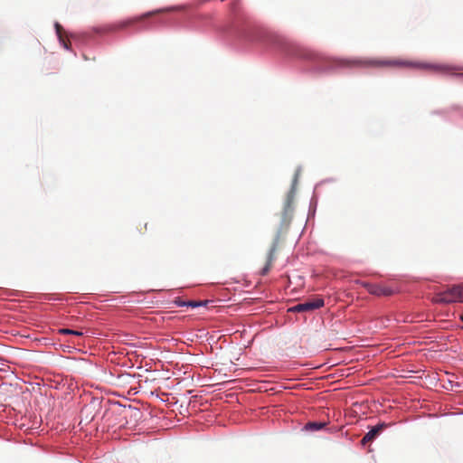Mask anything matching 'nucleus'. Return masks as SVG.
<instances>
[{
  "instance_id": "f257e3e1",
  "label": "nucleus",
  "mask_w": 463,
  "mask_h": 463,
  "mask_svg": "<svg viewBox=\"0 0 463 463\" xmlns=\"http://www.w3.org/2000/svg\"><path fill=\"white\" fill-rule=\"evenodd\" d=\"M332 67H362V68H411L429 70L434 72L444 73L456 70V68L442 63H428L423 61H412L401 58H361V59H330Z\"/></svg>"
},
{
  "instance_id": "f03ea898",
  "label": "nucleus",
  "mask_w": 463,
  "mask_h": 463,
  "mask_svg": "<svg viewBox=\"0 0 463 463\" xmlns=\"http://www.w3.org/2000/svg\"><path fill=\"white\" fill-rule=\"evenodd\" d=\"M361 285L372 295L376 297H390L398 292V289L384 284H372L369 282H362Z\"/></svg>"
},
{
  "instance_id": "7ed1b4c3",
  "label": "nucleus",
  "mask_w": 463,
  "mask_h": 463,
  "mask_svg": "<svg viewBox=\"0 0 463 463\" xmlns=\"http://www.w3.org/2000/svg\"><path fill=\"white\" fill-rule=\"evenodd\" d=\"M324 299L320 298H316L312 299H308L303 303H299L294 306L291 310L294 312H307L318 309L324 307Z\"/></svg>"
},
{
  "instance_id": "20e7f679",
  "label": "nucleus",
  "mask_w": 463,
  "mask_h": 463,
  "mask_svg": "<svg viewBox=\"0 0 463 463\" xmlns=\"http://www.w3.org/2000/svg\"><path fill=\"white\" fill-rule=\"evenodd\" d=\"M454 286L446 290L437 293L431 299L435 304H451L457 302V296L454 295Z\"/></svg>"
},
{
  "instance_id": "39448f33",
  "label": "nucleus",
  "mask_w": 463,
  "mask_h": 463,
  "mask_svg": "<svg viewBox=\"0 0 463 463\" xmlns=\"http://www.w3.org/2000/svg\"><path fill=\"white\" fill-rule=\"evenodd\" d=\"M387 424L380 423L373 428H372L362 439L361 443L365 445L367 443L372 442L384 429H386Z\"/></svg>"
},
{
  "instance_id": "423d86ee",
  "label": "nucleus",
  "mask_w": 463,
  "mask_h": 463,
  "mask_svg": "<svg viewBox=\"0 0 463 463\" xmlns=\"http://www.w3.org/2000/svg\"><path fill=\"white\" fill-rule=\"evenodd\" d=\"M301 172H302L301 167H298L296 169V171L294 173L292 184H291V188L287 194L286 203H293L297 199L295 194L297 192V186H298V179L301 175Z\"/></svg>"
},
{
  "instance_id": "0eeeda50",
  "label": "nucleus",
  "mask_w": 463,
  "mask_h": 463,
  "mask_svg": "<svg viewBox=\"0 0 463 463\" xmlns=\"http://www.w3.org/2000/svg\"><path fill=\"white\" fill-rule=\"evenodd\" d=\"M275 251H276V245H273L268 254L267 263L260 271V274L262 276L267 275L269 273V271L270 270L273 260L275 259Z\"/></svg>"
},
{
  "instance_id": "6e6552de",
  "label": "nucleus",
  "mask_w": 463,
  "mask_h": 463,
  "mask_svg": "<svg viewBox=\"0 0 463 463\" xmlns=\"http://www.w3.org/2000/svg\"><path fill=\"white\" fill-rule=\"evenodd\" d=\"M325 426H326V423H324V422L313 421V422H307L306 424V429L308 430L315 431V430H319L323 429Z\"/></svg>"
},
{
  "instance_id": "1a4fd4ad",
  "label": "nucleus",
  "mask_w": 463,
  "mask_h": 463,
  "mask_svg": "<svg viewBox=\"0 0 463 463\" xmlns=\"http://www.w3.org/2000/svg\"><path fill=\"white\" fill-rule=\"evenodd\" d=\"M454 295L457 296V302L463 303V285L454 286Z\"/></svg>"
},
{
  "instance_id": "9d476101",
  "label": "nucleus",
  "mask_w": 463,
  "mask_h": 463,
  "mask_svg": "<svg viewBox=\"0 0 463 463\" xmlns=\"http://www.w3.org/2000/svg\"><path fill=\"white\" fill-rule=\"evenodd\" d=\"M59 333L62 334V335H77V336H81L83 335L82 332H80V331H76V330L68 329V328L60 329Z\"/></svg>"
},
{
  "instance_id": "9b49d317",
  "label": "nucleus",
  "mask_w": 463,
  "mask_h": 463,
  "mask_svg": "<svg viewBox=\"0 0 463 463\" xmlns=\"http://www.w3.org/2000/svg\"><path fill=\"white\" fill-rule=\"evenodd\" d=\"M205 304H206V302H203V301H189V302H180L179 306H188V307H200V306H203Z\"/></svg>"
},
{
  "instance_id": "f8f14e48",
  "label": "nucleus",
  "mask_w": 463,
  "mask_h": 463,
  "mask_svg": "<svg viewBox=\"0 0 463 463\" xmlns=\"http://www.w3.org/2000/svg\"><path fill=\"white\" fill-rule=\"evenodd\" d=\"M55 30H56V33H57V35L59 37V40L61 41L62 38H63V28H62V26L60 24L56 23L55 24Z\"/></svg>"
},
{
  "instance_id": "ddd939ff",
  "label": "nucleus",
  "mask_w": 463,
  "mask_h": 463,
  "mask_svg": "<svg viewBox=\"0 0 463 463\" xmlns=\"http://www.w3.org/2000/svg\"><path fill=\"white\" fill-rule=\"evenodd\" d=\"M125 413H126L125 417H128V415H129L130 417H134V418H137L141 414V412L137 409L126 411Z\"/></svg>"
},
{
  "instance_id": "4468645a",
  "label": "nucleus",
  "mask_w": 463,
  "mask_h": 463,
  "mask_svg": "<svg viewBox=\"0 0 463 463\" xmlns=\"http://www.w3.org/2000/svg\"><path fill=\"white\" fill-rule=\"evenodd\" d=\"M60 42L62 43V45H63L66 49H69V43H68V41H66L64 38H62V40H61V41H60Z\"/></svg>"
},
{
  "instance_id": "2eb2a0df",
  "label": "nucleus",
  "mask_w": 463,
  "mask_h": 463,
  "mask_svg": "<svg viewBox=\"0 0 463 463\" xmlns=\"http://www.w3.org/2000/svg\"><path fill=\"white\" fill-rule=\"evenodd\" d=\"M457 77H463V74L462 73H457L455 74Z\"/></svg>"
},
{
  "instance_id": "dca6fc26",
  "label": "nucleus",
  "mask_w": 463,
  "mask_h": 463,
  "mask_svg": "<svg viewBox=\"0 0 463 463\" xmlns=\"http://www.w3.org/2000/svg\"><path fill=\"white\" fill-rule=\"evenodd\" d=\"M459 319L463 321V314L459 315Z\"/></svg>"
},
{
  "instance_id": "f3484780",
  "label": "nucleus",
  "mask_w": 463,
  "mask_h": 463,
  "mask_svg": "<svg viewBox=\"0 0 463 463\" xmlns=\"http://www.w3.org/2000/svg\"><path fill=\"white\" fill-rule=\"evenodd\" d=\"M130 23H132V21H130V22H128V23H127V24H124V25H123V26H127V24H130Z\"/></svg>"
},
{
  "instance_id": "a211bd4d",
  "label": "nucleus",
  "mask_w": 463,
  "mask_h": 463,
  "mask_svg": "<svg viewBox=\"0 0 463 463\" xmlns=\"http://www.w3.org/2000/svg\"><path fill=\"white\" fill-rule=\"evenodd\" d=\"M143 19V16H140L139 18H137V21H140Z\"/></svg>"
},
{
  "instance_id": "6ab92c4d",
  "label": "nucleus",
  "mask_w": 463,
  "mask_h": 463,
  "mask_svg": "<svg viewBox=\"0 0 463 463\" xmlns=\"http://www.w3.org/2000/svg\"><path fill=\"white\" fill-rule=\"evenodd\" d=\"M143 19V16H140L139 18H137V21H140Z\"/></svg>"
},
{
  "instance_id": "aec40b11",
  "label": "nucleus",
  "mask_w": 463,
  "mask_h": 463,
  "mask_svg": "<svg viewBox=\"0 0 463 463\" xmlns=\"http://www.w3.org/2000/svg\"><path fill=\"white\" fill-rule=\"evenodd\" d=\"M143 19V16H140L139 18H137V21H140Z\"/></svg>"
},
{
  "instance_id": "412c9836",
  "label": "nucleus",
  "mask_w": 463,
  "mask_h": 463,
  "mask_svg": "<svg viewBox=\"0 0 463 463\" xmlns=\"http://www.w3.org/2000/svg\"><path fill=\"white\" fill-rule=\"evenodd\" d=\"M462 328H463V326H462Z\"/></svg>"
}]
</instances>
